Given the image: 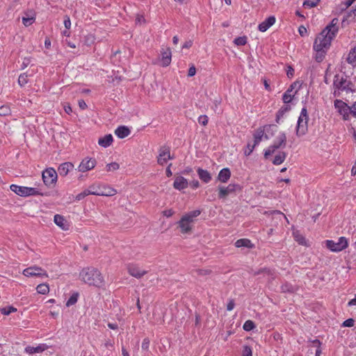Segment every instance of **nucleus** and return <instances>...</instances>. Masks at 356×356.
Here are the masks:
<instances>
[{
	"mask_svg": "<svg viewBox=\"0 0 356 356\" xmlns=\"http://www.w3.org/2000/svg\"><path fill=\"white\" fill-rule=\"evenodd\" d=\"M338 23L337 18L332 19L331 22L316 36L313 49L316 52L315 59L317 62H321L324 59L332 40L339 31Z\"/></svg>",
	"mask_w": 356,
	"mask_h": 356,
	"instance_id": "f257e3e1",
	"label": "nucleus"
},
{
	"mask_svg": "<svg viewBox=\"0 0 356 356\" xmlns=\"http://www.w3.org/2000/svg\"><path fill=\"white\" fill-rule=\"evenodd\" d=\"M79 278L88 285L101 286L104 284V277L102 273L93 267L85 268L79 273Z\"/></svg>",
	"mask_w": 356,
	"mask_h": 356,
	"instance_id": "f03ea898",
	"label": "nucleus"
},
{
	"mask_svg": "<svg viewBox=\"0 0 356 356\" xmlns=\"http://www.w3.org/2000/svg\"><path fill=\"white\" fill-rule=\"evenodd\" d=\"M334 95L339 97L342 92H353L355 90V86L346 79L343 75H335L334 78Z\"/></svg>",
	"mask_w": 356,
	"mask_h": 356,
	"instance_id": "7ed1b4c3",
	"label": "nucleus"
},
{
	"mask_svg": "<svg viewBox=\"0 0 356 356\" xmlns=\"http://www.w3.org/2000/svg\"><path fill=\"white\" fill-rule=\"evenodd\" d=\"M89 188L93 195L111 197L118 193L117 190L110 185L102 182H95L90 185Z\"/></svg>",
	"mask_w": 356,
	"mask_h": 356,
	"instance_id": "20e7f679",
	"label": "nucleus"
},
{
	"mask_svg": "<svg viewBox=\"0 0 356 356\" xmlns=\"http://www.w3.org/2000/svg\"><path fill=\"white\" fill-rule=\"evenodd\" d=\"M201 213L200 210H194L184 214L179 221V225L182 233H188L193 228L195 218Z\"/></svg>",
	"mask_w": 356,
	"mask_h": 356,
	"instance_id": "39448f33",
	"label": "nucleus"
},
{
	"mask_svg": "<svg viewBox=\"0 0 356 356\" xmlns=\"http://www.w3.org/2000/svg\"><path fill=\"white\" fill-rule=\"evenodd\" d=\"M10 190L17 195L21 197H29V196H43L44 194L41 191L40 189L34 187L22 186L16 184H12L10 186Z\"/></svg>",
	"mask_w": 356,
	"mask_h": 356,
	"instance_id": "423d86ee",
	"label": "nucleus"
},
{
	"mask_svg": "<svg viewBox=\"0 0 356 356\" xmlns=\"http://www.w3.org/2000/svg\"><path fill=\"white\" fill-rule=\"evenodd\" d=\"M308 120L309 116L307 110L305 107L302 108L298 120L296 127V134L298 136H304L308 129Z\"/></svg>",
	"mask_w": 356,
	"mask_h": 356,
	"instance_id": "0eeeda50",
	"label": "nucleus"
},
{
	"mask_svg": "<svg viewBox=\"0 0 356 356\" xmlns=\"http://www.w3.org/2000/svg\"><path fill=\"white\" fill-rule=\"evenodd\" d=\"M326 247L332 252H341L348 246V239L344 236H341L337 241L333 240H327L325 241Z\"/></svg>",
	"mask_w": 356,
	"mask_h": 356,
	"instance_id": "6e6552de",
	"label": "nucleus"
},
{
	"mask_svg": "<svg viewBox=\"0 0 356 356\" xmlns=\"http://www.w3.org/2000/svg\"><path fill=\"white\" fill-rule=\"evenodd\" d=\"M286 143V136L285 133L280 132L277 136L276 137L275 140L273 144L270 145L267 149L264 152L265 158H268V156L271 155L275 152V151L280 147H284Z\"/></svg>",
	"mask_w": 356,
	"mask_h": 356,
	"instance_id": "1a4fd4ad",
	"label": "nucleus"
},
{
	"mask_svg": "<svg viewBox=\"0 0 356 356\" xmlns=\"http://www.w3.org/2000/svg\"><path fill=\"white\" fill-rule=\"evenodd\" d=\"M302 83L299 81H294L283 94L282 100L286 104L291 103L295 96L301 88Z\"/></svg>",
	"mask_w": 356,
	"mask_h": 356,
	"instance_id": "9d476101",
	"label": "nucleus"
},
{
	"mask_svg": "<svg viewBox=\"0 0 356 356\" xmlns=\"http://www.w3.org/2000/svg\"><path fill=\"white\" fill-rule=\"evenodd\" d=\"M58 179V174L53 168H49L42 172V180L44 184L49 188L56 186Z\"/></svg>",
	"mask_w": 356,
	"mask_h": 356,
	"instance_id": "9b49d317",
	"label": "nucleus"
},
{
	"mask_svg": "<svg viewBox=\"0 0 356 356\" xmlns=\"http://www.w3.org/2000/svg\"><path fill=\"white\" fill-rule=\"evenodd\" d=\"M22 274L26 277H37L41 278H47L48 277V274L47 271L42 268L40 266L36 265L31 266L25 268L22 271Z\"/></svg>",
	"mask_w": 356,
	"mask_h": 356,
	"instance_id": "f8f14e48",
	"label": "nucleus"
},
{
	"mask_svg": "<svg viewBox=\"0 0 356 356\" xmlns=\"http://www.w3.org/2000/svg\"><path fill=\"white\" fill-rule=\"evenodd\" d=\"M97 164L95 159L86 157L80 163L78 166V170L81 172H86L92 170Z\"/></svg>",
	"mask_w": 356,
	"mask_h": 356,
	"instance_id": "ddd939ff",
	"label": "nucleus"
},
{
	"mask_svg": "<svg viewBox=\"0 0 356 356\" xmlns=\"http://www.w3.org/2000/svg\"><path fill=\"white\" fill-rule=\"evenodd\" d=\"M174 156L171 155L169 147H162L159 151V155L157 156V162L159 165H165L168 160L173 159Z\"/></svg>",
	"mask_w": 356,
	"mask_h": 356,
	"instance_id": "4468645a",
	"label": "nucleus"
},
{
	"mask_svg": "<svg viewBox=\"0 0 356 356\" xmlns=\"http://www.w3.org/2000/svg\"><path fill=\"white\" fill-rule=\"evenodd\" d=\"M334 108L337 112L343 116L344 120H347L350 114V106L342 100L337 99L334 101Z\"/></svg>",
	"mask_w": 356,
	"mask_h": 356,
	"instance_id": "2eb2a0df",
	"label": "nucleus"
},
{
	"mask_svg": "<svg viewBox=\"0 0 356 356\" xmlns=\"http://www.w3.org/2000/svg\"><path fill=\"white\" fill-rule=\"evenodd\" d=\"M237 185L230 184L227 186H219L218 189V197L220 199H225L229 194L236 191Z\"/></svg>",
	"mask_w": 356,
	"mask_h": 356,
	"instance_id": "dca6fc26",
	"label": "nucleus"
},
{
	"mask_svg": "<svg viewBox=\"0 0 356 356\" xmlns=\"http://www.w3.org/2000/svg\"><path fill=\"white\" fill-rule=\"evenodd\" d=\"M49 347L46 343H39L35 346H27L24 349V352L29 355L41 353L47 350Z\"/></svg>",
	"mask_w": 356,
	"mask_h": 356,
	"instance_id": "f3484780",
	"label": "nucleus"
},
{
	"mask_svg": "<svg viewBox=\"0 0 356 356\" xmlns=\"http://www.w3.org/2000/svg\"><path fill=\"white\" fill-rule=\"evenodd\" d=\"M54 223L63 231L70 229V224L65 218L60 214H56L54 217Z\"/></svg>",
	"mask_w": 356,
	"mask_h": 356,
	"instance_id": "a211bd4d",
	"label": "nucleus"
},
{
	"mask_svg": "<svg viewBox=\"0 0 356 356\" xmlns=\"http://www.w3.org/2000/svg\"><path fill=\"white\" fill-rule=\"evenodd\" d=\"M161 65L163 67L168 66L171 63L172 53L170 48L162 49L161 51Z\"/></svg>",
	"mask_w": 356,
	"mask_h": 356,
	"instance_id": "6ab92c4d",
	"label": "nucleus"
},
{
	"mask_svg": "<svg viewBox=\"0 0 356 356\" xmlns=\"http://www.w3.org/2000/svg\"><path fill=\"white\" fill-rule=\"evenodd\" d=\"M129 273L136 278H140L145 275L146 271L140 269L138 266L129 264L127 267Z\"/></svg>",
	"mask_w": 356,
	"mask_h": 356,
	"instance_id": "aec40b11",
	"label": "nucleus"
},
{
	"mask_svg": "<svg viewBox=\"0 0 356 356\" xmlns=\"http://www.w3.org/2000/svg\"><path fill=\"white\" fill-rule=\"evenodd\" d=\"M188 186V180L181 176H177L175 179L173 187L179 191L186 188Z\"/></svg>",
	"mask_w": 356,
	"mask_h": 356,
	"instance_id": "412c9836",
	"label": "nucleus"
},
{
	"mask_svg": "<svg viewBox=\"0 0 356 356\" xmlns=\"http://www.w3.org/2000/svg\"><path fill=\"white\" fill-rule=\"evenodd\" d=\"M275 17L274 16H270L266 19L264 22L260 23L258 26V29L261 32L266 31L271 26L275 23Z\"/></svg>",
	"mask_w": 356,
	"mask_h": 356,
	"instance_id": "4be33fe9",
	"label": "nucleus"
},
{
	"mask_svg": "<svg viewBox=\"0 0 356 356\" xmlns=\"http://www.w3.org/2000/svg\"><path fill=\"white\" fill-rule=\"evenodd\" d=\"M74 168V165L70 162H65L60 164L58 168L59 175L62 177H65L69 172Z\"/></svg>",
	"mask_w": 356,
	"mask_h": 356,
	"instance_id": "5701e85b",
	"label": "nucleus"
},
{
	"mask_svg": "<svg viewBox=\"0 0 356 356\" xmlns=\"http://www.w3.org/2000/svg\"><path fill=\"white\" fill-rule=\"evenodd\" d=\"M231 172L229 168H222L218 173L217 179L222 183H227L230 179Z\"/></svg>",
	"mask_w": 356,
	"mask_h": 356,
	"instance_id": "b1692460",
	"label": "nucleus"
},
{
	"mask_svg": "<svg viewBox=\"0 0 356 356\" xmlns=\"http://www.w3.org/2000/svg\"><path fill=\"white\" fill-rule=\"evenodd\" d=\"M253 136H254L253 143H254L257 145L261 143V141L264 138L268 139L267 136L264 133V130L261 128L257 129Z\"/></svg>",
	"mask_w": 356,
	"mask_h": 356,
	"instance_id": "393cba45",
	"label": "nucleus"
},
{
	"mask_svg": "<svg viewBox=\"0 0 356 356\" xmlns=\"http://www.w3.org/2000/svg\"><path fill=\"white\" fill-rule=\"evenodd\" d=\"M113 138L111 134H107L104 137L99 138L98 140V144L102 147H108L113 143Z\"/></svg>",
	"mask_w": 356,
	"mask_h": 356,
	"instance_id": "a878e982",
	"label": "nucleus"
},
{
	"mask_svg": "<svg viewBox=\"0 0 356 356\" xmlns=\"http://www.w3.org/2000/svg\"><path fill=\"white\" fill-rule=\"evenodd\" d=\"M346 61L353 67H356V46L350 49L347 56Z\"/></svg>",
	"mask_w": 356,
	"mask_h": 356,
	"instance_id": "bb28decb",
	"label": "nucleus"
},
{
	"mask_svg": "<svg viewBox=\"0 0 356 356\" xmlns=\"http://www.w3.org/2000/svg\"><path fill=\"white\" fill-rule=\"evenodd\" d=\"M115 134L119 138H124L130 134V130L125 126H120L115 129Z\"/></svg>",
	"mask_w": 356,
	"mask_h": 356,
	"instance_id": "cd10ccee",
	"label": "nucleus"
},
{
	"mask_svg": "<svg viewBox=\"0 0 356 356\" xmlns=\"http://www.w3.org/2000/svg\"><path fill=\"white\" fill-rule=\"evenodd\" d=\"M197 172L200 179L204 183H209L211 180V174L207 170L198 168Z\"/></svg>",
	"mask_w": 356,
	"mask_h": 356,
	"instance_id": "c85d7f7f",
	"label": "nucleus"
},
{
	"mask_svg": "<svg viewBox=\"0 0 356 356\" xmlns=\"http://www.w3.org/2000/svg\"><path fill=\"white\" fill-rule=\"evenodd\" d=\"M22 23L25 26L31 25L35 20V15L33 13H25V16L22 17Z\"/></svg>",
	"mask_w": 356,
	"mask_h": 356,
	"instance_id": "c756f323",
	"label": "nucleus"
},
{
	"mask_svg": "<svg viewBox=\"0 0 356 356\" xmlns=\"http://www.w3.org/2000/svg\"><path fill=\"white\" fill-rule=\"evenodd\" d=\"M235 245L237 248L245 247L251 248L253 247V245L252 244L251 241L247 238H241L237 240L235 243Z\"/></svg>",
	"mask_w": 356,
	"mask_h": 356,
	"instance_id": "7c9ffc66",
	"label": "nucleus"
},
{
	"mask_svg": "<svg viewBox=\"0 0 356 356\" xmlns=\"http://www.w3.org/2000/svg\"><path fill=\"white\" fill-rule=\"evenodd\" d=\"M286 157V154L284 152H279L273 160V163L274 165H280L284 162Z\"/></svg>",
	"mask_w": 356,
	"mask_h": 356,
	"instance_id": "2f4dec72",
	"label": "nucleus"
},
{
	"mask_svg": "<svg viewBox=\"0 0 356 356\" xmlns=\"http://www.w3.org/2000/svg\"><path fill=\"white\" fill-rule=\"evenodd\" d=\"M37 292L40 294L45 295L49 292V284L46 283L40 284L36 287Z\"/></svg>",
	"mask_w": 356,
	"mask_h": 356,
	"instance_id": "473e14b6",
	"label": "nucleus"
},
{
	"mask_svg": "<svg viewBox=\"0 0 356 356\" xmlns=\"http://www.w3.org/2000/svg\"><path fill=\"white\" fill-rule=\"evenodd\" d=\"M17 311V308L13 306H8L5 307L0 308V312L2 314L8 316L13 312H15Z\"/></svg>",
	"mask_w": 356,
	"mask_h": 356,
	"instance_id": "72a5a7b5",
	"label": "nucleus"
},
{
	"mask_svg": "<svg viewBox=\"0 0 356 356\" xmlns=\"http://www.w3.org/2000/svg\"><path fill=\"white\" fill-rule=\"evenodd\" d=\"M89 195H92V193L90 190V188L88 187L87 189H86L83 191H82L81 193L77 194L75 197V200L81 201V200H83L84 197H86V196H88Z\"/></svg>",
	"mask_w": 356,
	"mask_h": 356,
	"instance_id": "f704fd0d",
	"label": "nucleus"
},
{
	"mask_svg": "<svg viewBox=\"0 0 356 356\" xmlns=\"http://www.w3.org/2000/svg\"><path fill=\"white\" fill-rule=\"evenodd\" d=\"M319 2L320 0H305L303 3V6L305 8H312L316 7Z\"/></svg>",
	"mask_w": 356,
	"mask_h": 356,
	"instance_id": "c9c22d12",
	"label": "nucleus"
},
{
	"mask_svg": "<svg viewBox=\"0 0 356 356\" xmlns=\"http://www.w3.org/2000/svg\"><path fill=\"white\" fill-rule=\"evenodd\" d=\"M293 236L295 240L300 244L305 245L306 243L305 237L302 236L298 232H294Z\"/></svg>",
	"mask_w": 356,
	"mask_h": 356,
	"instance_id": "e433bc0d",
	"label": "nucleus"
},
{
	"mask_svg": "<svg viewBox=\"0 0 356 356\" xmlns=\"http://www.w3.org/2000/svg\"><path fill=\"white\" fill-rule=\"evenodd\" d=\"M108 172H114L120 168V165L116 162L108 163L106 166Z\"/></svg>",
	"mask_w": 356,
	"mask_h": 356,
	"instance_id": "4c0bfd02",
	"label": "nucleus"
},
{
	"mask_svg": "<svg viewBox=\"0 0 356 356\" xmlns=\"http://www.w3.org/2000/svg\"><path fill=\"white\" fill-rule=\"evenodd\" d=\"M257 146L254 143H248L246 149L244 150V154L246 156H249Z\"/></svg>",
	"mask_w": 356,
	"mask_h": 356,
	"instance_id": "58836bf2",
	"label": "nucleus"
},
{
	"mask_svg": "<svg viewBox=\"0 0 356 356\" xmlns=\"http://www.w3.org/2000/svg\"><path fill=\"white\" fill-rule=\"evenodd\" d=\"M234 42L237 46H243L247 43V38L245 36L238 37L234 39Z\"/></svg>",
	"mask_w": 356,
	"mask_h": 356,
	"instance_id": "ea45409f",
	"label": "nucleus"
},
{
	"mask_svg": "<svg viewBox=\"0 0 356 356\" xmlns=\"http://www.w3.org/2000/svg\"><path fill=\"white\" fill-rule=\"evenodd\" d=\"M77 300H78V293L72 294L70 296V298L67 300V301L66 302V306L70 307V306L74 305L77 302Z\"/></svg>",
	"mask_w": 356,
	"mask_h": 356,
	"instance_id": "a19ab883",
	"label": "nucleus"
},
{
	"mask_svg": "<svg viewBox=\"0 0 356 356\" xmlns=\"http://www.w3.org/2000/svg\"><path fill=\"white\" fill-rule=\"evenodd\" d=\"M255 325L253 321L250 320L246 321L243 326V328L245 331H250L254 328Z\"/></svg>",
	"mask_w": 356,
	"mask_h": 356,
	"instance_id": "79ce46f5",
	"label": "nucleus"
},
{
	"mask_svg": "<svg viewBox=\"0 0 356 356\" xmlns=\"http://www.w3.org/2000/svg\"><path fill=\"white\" fill-rule=\"evenodd\" d=\"M28 83V76L26 74H22L18 78V83L20 86H24Z\"/></svg>",
	"mask_w": 356,
	"mask_h": 356,
	"instance_id": "37998d69",
	"label": "nucleus"
},
{
	"mask_svg": "<svg viewBox=\"0 0 356 356\" xmlns=\"http://www.w3.org/2000/svg\"><path fill=\"white\" fill-rule=\"evenodd\" d=\"M197 120H198L199 124H200L203 126H206L208 123V117L205 115H200L198 118Z\"/></svg>",
	"mask_w": 356,
	"mask_h": 356,
	"instance_id": "c03bdc74",
	"label": "nucleus"
},
{
	"mask_svg": "<svg viewBox=\"0 0 356 356\" xmlns=\"http://www.w3.org/2000/svg\"><path fill=\"white\" fill-rule=\"evenodd\" d=\"M243 356H252V349L250 346H245L243 347Z\"/></svg>",
	"mask_w": 356,
	"mask_h": 356,
	"instance_id": "a18cd8bd",
	"label": "nucleus"
},
{
	"mask_svg": "<svg viewBox=\"0 0 356 356\" xmlns=\"http://www.w3.org/2000/svg\"><path fill=\"white\" fill-rule=\"evenodd\" d=\"M343 325L344 327H353L354 325V320L352 318H348L343 323Z\"/></svg>",
	"mask_w": 356,
	"mask_h": 356,
	"instance_id": "49530a36",
	"label": "nucleus"
},
{
	"mask_svg": "<svg viewBox=\"0 0 356 356\" xmlns=\"http://www.w3.org/2000/svg\"><path fill=\"white\" fill-rule=\"evenodd\" d=\"M149 346V340L148 339H144L142 343V348L143 350H147Z\"/></svg>",
	"mask_w": 356,
	"mask_h": 356,
	"instance_id": "de8ad7c7",
	"label": "nucleus"
},
{
	"mask_svg": "<svg viewBox=\"0 0 356 356\" xmlns=\"http://www.w3.org/2000/svg\"><path fill=\"white\" fill-rule=\"evenodd\" d=\"M64 26L67 29H69L71 27V21L68 16L65 17Z\"/></svg>",
	"mask_w": 356,
	"mask_h": 356,
	"instance_id": "09e8293b",
	"label": "nucleus"
},
{
	"mask_svg": "<svg viewBox=\"0 0 356 356\" xmlns=\"http://www.w3.org/2000/svg\"><path fill=\"white\" fill-rule=\"evenodd\" d=\"M298 32L301 36H305L306 35L307 31L304 26H300L298 29Z\"/></svg>",
	"mask_w": 356,
	"mask_h": 356,
	"instance_id": "8fccbe9b",
	"label": "nucleus"
},
{
	"mask_svg": "<svg viewBox=\"0 0 356 356\" xmlns=\"http://www.w3.org/2000/svg\"><path fill=\"white\" fill-rule=\"evenodd\" d=\"M282 290L284 292H291L293 291V289L291 286H289V284H284L282 286Z\"/></svg>",
	"mask_w": 356,
	"mask_h": 356,
	"instance_id": "3c124183",
	"label": "nucleus"
},
{
	"mask_svg": "<svg viewBox=\"0 0 356 356\" xmlns=\"http://www.w3.org/2000/svg\"><path fill=\"white\" fill-rule=\"evenodd\" d=\"M348 17L356 20V7L349 12Z\"/></svg>",
	"mask_w": 356,
	"mask_h": 356,
	"instance_id": "603ef678",
	"label": "nucleus"
},
{
	"mask_svg": "<svg viewBox=\"0 0 356 356\" xmlns=\"http://www.w3.org/2000/svg\"><path fill=\"white\" fill-rule=\"evenodd\" d=\"M195 73L196 69L194 65H192L188 70V76H193L195 74Z\"/></svg>",
	"mask_w": 356,
	"mask_h": 356,
	"instance_id": "864d4df0",
	"label": "nucleus"
},
{
	"mask_svg": "<svg viewBox=\"0 0 356 356\" xmlns=\"http://www.w3.org/2000/svg\"><path fill=\"white\" fill-rule=\"evenodd\" d=\"M174 213L175 212L172 209H167L163 212V215L168 218L172 216L174 214Z\"/></svg>",
	"mask_w": 356,
	"mask_h": 356,
	"instance_id": "5fc2aeb1",
	"label": "nucleus"
},
{
	"mask_svg": "<svg viewBox=\"0 0 356 356\" xmlns=\"http://www.w3.org/2000/svg\"><path fill=\"white\" fill-rule=\"evenodd\" d=\"M234 306L235 304L234 300H230L227 305V309L228 311H232L234 308Z\"/></svg>",
	"mask_w": 356,
	"mask_h": 356,
	"instance_id": "6e6d98bb",
	"label": "nucleus"
},
{
	"mask_svg": "<svg viewBox=\"0 0 356 356\" xmlns=\"http://www.w3.org/2000/svg\"><path fill=\"white\" fill-rule=\"evenodd\" d=\"M192 44H193V42L191 40L186 41L182 45V49H188L192 46Z\"/></svg>",
	"mask_w": 356,
	"mask_h": 356,
	"instance_id": "4d7b16f0",
	"label": "nucleus"
},
{
	"mask_svg": "<svg viewBox=\"0 0 356 356\" xmlns=\"http://www.w3.org/2000/svg\"><path fill=\"white\" fill-rule=\"evenodd\" d=\"M350 113H352L356 118V102L350 107Z\"/></svg>",
	"mask_w": 356,
	"mask_h": 356,
	"instance_id": "13d9d810",
	"label": "nucleus"
},
{
	"mask_svg": "<svg viewBox=\"0 0 356 356\" xmlns=\"http://www.w3.org/2000/svg\"><path fill=\"white\" fill-rule=\"evenodd\" d=\"M136 22L137 24H142L145 22V18L142 15H138L136 19Z\"/></svg>",
	"mask_w": 356,
	"mask_h": 356,
	"instance_id": "bf43d9fd",
	"label": "nucleus"
},
{
	"mask_svg": "<svg viewBox=\"0 0 356 356\" xmlns=\"http://www.w3.org/2000/svg\"><path fill=\"white\" fill-rule=\"evenodd\" d=\"M356 0H347L346 1L344 4V8H348L349 6H350Z\"/></svg>",
	"mask_w": 356,
	"mask_h": 356,
	"instance_id": "052dcab7",
	"label": "nucleus"
},
{
	"mask_svg": "<svg viewBox=\"0 0 356 356\" xmlns=\"http://www.w3.org/2000/svg\"><path fill=\"white\" fill-rule=\"evenodd\" d=\"M171 165H172V163H170L168 165V168L165 170L166 176L168 177H171L172 175V171L170 170Z\"/></svg>",
	"mask_w": 356,
	"mask_h": 356,
	"instance_id": "680f3d73",
	"label": "nucleus"
},
{
	"mask_svg": "<svg viewBox=\"0 0 356 356\" xmlns=\"http://www.w3.org/2000/svg\"><path fill=\"white\" fill-rule=\"evenodd\" d=\"M79 106L82 110L85 109L87 107L86 102L82 99L79 101Z\"/></svg>",
	"mask_w": 356,
	"mask_h": 356,
	"instance_id": "e2e57ef3",
	"label": "nucleus"
},
{
	"mask_svg": "<svg viewBox=\"0 0 356 356\" xmlns=\"http://www.w3.org/2000/svg\"><path fill=\"white\" fill-rule=\"evenodd\" d=\"M294 73V70L291 67H288V70L286 72V74L289 77L292 76Z\"/></svg>",
	"mask_w": 356,
	"mask_h": 356,
	"instance_id": "0e129e2a",
	"label": "nucleus"
},
{
	"mask_svg": "<svg viewBox=\"0 0 356 356\" xmlns=\"http://www.w3.org/2000/svg\"><path fill=\"white\" fill-rule=\"evenodd\" d=\"M264 84L265 89L266 90L271 91V88L266 80H264Z\"/></svg>",
	"mask_w": 356,
	"mask_h": 356,
	"instance_id": "69168bd1",
	"label": "nucleus"
},
{
	"mask_svg": "<svg viewBox=\"0 0 356 356\" xmlns=\"http://www.w3.org/2000/svg\"><path fill=\"white\" fill-rule=\"evenodd\" d=\"M108 327L110 328V329H112V330H116L118 329V325L116 323H108Z\"/></svg>",
	"mask_w": 356,
	"mask_h": 356,
	"instance_id": "338daca9",
	"label": "nucleus"
},
{
	"mask_svg": "<svg viewBox=\"0 0 356 356\" xmlns=\"http://www.w3.org/2000/svg\"><path fill=\"white\" fill-rule=\"evenodd\" d=\"M348 306H355L356 305V295H355V297L350 300L348 303Z\"/></svg>",
	"mask_w": 356,
	"mask_h": 356,
	"instance_id": "774afa93",
	"label": "nucleus"
}]
</instances>
